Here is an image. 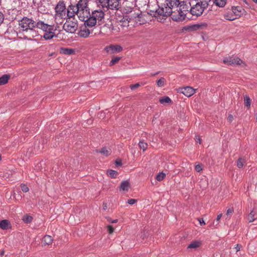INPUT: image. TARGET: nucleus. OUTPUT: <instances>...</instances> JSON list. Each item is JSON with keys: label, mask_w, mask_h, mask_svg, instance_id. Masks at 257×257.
<instances>
[{"label": "nucleus", "mask_w": 257, "mask_h": 257, "mask_svg": "<svg viewBox=\"0 0 257 257\" xmlns=\"http://www.w3.org/2000/svg\"><path fill=\"white\" fill-rule=\"evenodd\" d=\"M180 0H165L164 7H159L158 9L155 10H150L151 15L155 17L162 16L164 17H168L171 15L174 12L175 9L179 5Z\"/></svg>", "instance_id": "1"}, {"label": "nucleus", "mask_w": 257, "mask_h": 257, "mask_svg": "<svg viewBox=\"0 0 257 257\" xmlns=\"http://www.w3.org/2000/svg\"><path fill=\"white\" fill-rule=\"evenodd\" d=\"M25 39L32 40L39 35L38 32L34 28H30L22 33Z\"/></svg>", "instance_id": "11"}, {"label": "nucleus", "mask_w": 257, "mask_h": 257, "mask_svg": "<svg viewBox=\"0 0 257 257\" xmlns=\"http://www.w3.org/2000/svg\"><path fill=\"white\" fill-rule=\"evenodd\" d=\"M75 51L73 49L62 48L60 50V53L65 55H71L74 54Z\"/></svg>", "instance_id": "20"}, {"label": "nucleus", "mask_w": 257, "mask_h": 257, "mask_svg": "<svg viewBox=\"0 0 257 257\" xmlns=\"http://www.w3.org/2000/svg\"><path fill=\"white\" fill-rule=\"evenodd\" d=\"M105 51L109 54L119 53L122 51V47L118 45H110L104 48Z\"/></svg>", "instance_id": "12"}, {"label": "nucleus", "mask_w": 257, "mask_h": 257, "mask_svg": "<svg viewBox=\"0 0 257 257\" xmlns=\"http://www.w3.org/2000/svg\"><path fill=\"white\" fill-rule=\"evenodd\" d=\"M222 215L221 213H220V214H218L217 215V218L216 219V221H219V220L220 219L221 217H222Z\"/></svg>", "instance_id": "52"}, {"label": "nucleus", "mask_w": 257, "mask_h": 257, "mask_svg": "<svg viewBox=\"0 0 257 257\" xmlns=\"http://www.w3.org/2000/svg\"><path fill=\"white\" fill-rule=\"evenodd\" d=\"M130 183L128 181H123L120 184V189L123 191H127L130 188Z\"/></svg>", "instance_id": "18"}, {"label": "nucleus", "mask_w": 257, "mask_h": 257, "mask_svg": "<svg viewBox=\"0 0 257 257\" xmlns=\"http://www.w3.org/2000/svg\"><path fill=\"white\" fill-rule=\"evenodd\" d=\"M241 247V245L240 244H237L235 247L236 251L237 252L240 250Z\"/></svg>", "instance_id": "50"}, {"label": "nucleus", "mask_w": 257, "mask_h": 257, "mask_svg": "<svg viewBox=\"0 0 257 257\" xmlns=\"http://www.w3.org/2000/svg\"><path fill=\"white\" fill-rule=\"evenodd\" d=\"M52 237L48 235H45L43 238V243L44 245H50L52 243Z\"/></svg>", "instance_id": "22"}, {"label": "nucleus", "mask_w": 257, "mask_h": 257, "mask_svg": "<svg viewBox=\"0 0 257 257\" xmlns=\"http://www.w3.org/2000/svg\"><path fill=\"white\" fill-rule=\"evenodd\" d=\"M21 187L22 190L24 192H25V193L28 192L29 190V188L25 184H21Z\"/></svg>", "instance_id": "40"}, {"label": "nucleus", "mask_w": 257, "mask_h": 257, "mask_svg": "<svg viewBox=\"0 0 257 257\" xmlns=\"http://www.w3.org/2000/svg\"><path fill=\"white\" fill-rule=\"evenodd\" d=\"M122 22L124 23L123 26H125L126 25L128 26V21H127V18H125L123 17L122 19Z\"/></svg>", "instance_id": "45"}, {"label": "nucleus", "mask_w": 257, "mask_h": 257, "mask_svg": "<svg viewBox=\"0 0 257 257\" xmlns=\"http://www.w3.org/2000/svg\"><path fill=\"white\" fill-rule=\"evenodd\" d=\"M254 2H257V0H252Z\"/></svg>", "instance_id": "61"}, {"label": "nucleus", "mask_w": 257, "mask_h": 257, "mask_svg": "<svg viewBox=\"0 0 257 257\" xmlns=\"http://www.w3.org/2000/svg\"><path fill=\"white\" fill-rule=\"evenodd\" d=\"M233 211L234 209L233 208H229L227 210L226 214L227 216H230L232 214Z\"/></svg>", "instance_id": "41"}, {"label": "nucleus", "mask_w": 257, "mask_h": 257, "mask_svg": "<svg viewBox=\"0 0 257 257\" xmlns=\"http://www.w3.org/2000/svg\"><path fill=\"white\" fill-rule=\"evenodd\" d=\"M164 82L165 79L162 77L157 81V84L159 87H163L164 85Z\"/></svg>", "instance_id": "38"}, {"label": "nucleus", "mask_w": 257, "mask_h": 257, "mask_svg": "<svg viewBox=\"0 0 257 257\" xmlns=\"http://www.w3.org/2000/svg\"><path fill=\"white\" fill-rule=\"evenodd\" d=\"M255 212L254 210H252L248 215V220L249 222H253L255 219Z\"/></svg>", "instance_id": "30"}, {"label": "nucleus", "mask_w": 257, "mask_h": 257, "mask_svg": "<svg viewBox=\"0 0 257 257\" xmlns=\"http://www.w3.org/2000/svg\"><path fill=\"white\" fill-rule=\"evenodd\" d=\"M4 20V15L0 12V25L3 23Z\"/></svg>", "instance_id": "47"}, {"label": "nucleus", "mask_w": 257, "mask_h": 257, "mask_svg": "<svg viewBox=\"0 0 257 257\" xmlns=\"http://www.w3.org/2000/svg\"><path fill=\"white\" fill-rule=\"evenodd\" d=\"M159 101L161 104L171 103V99L168 96H164L160 98Z\"/></svg>", "instance_id": "27"}, {"label": "nucleus", "mask_w": 257, "mask_h": 257, "mask_svg": "<svg viewBox=\"0 0 257 257\" xmlns=\"http://www.w3.org/2000/svg\"><path fill=\"white\" fill-rule=\"evenodd\" d=\"M103 209H105L107 208L106 204H103Z\"/></svg>", "instance_id": "57"}, {"label": "nucleus", "mask_w": 257, "mask_h": 257, "mask_svg": "<svg viewBox=\"0 0 257 257\" xmlns=\"http://www.w3.org/2000/svg\"><path fill=\"white\" fill-rule=\"evenodd\" d=\"M10 75L7 74L3 75L0 77V85H4L6 84L9 79H10Z\"/></svg>", "instance_id": "25"}, {"label": "nucleus", "mask_w": 257, "mask_h": 257, "mask_svg": "<svg viewBox=\"0 0 257 257\" xmlns=\"http://www.w3.org/2000/svg\"><path fill=\"white\" fill-rule=\"evenodd\" d=\"M99 152L105 156H108L110 154L111 150L110 149L108 150L106 148H103L99 151Z\"/></svg>", "instance_id": "31"}, {"label": "nucleus", "mask_w": 257, "mask_h": 257, "mask_svg": "<svg viewBox=\"0 0 257 257\" xmlns=\"http://www.w3.org/2000/svg\"><path fill=\"white\" fill-rule=\"evenodd\" d=\"M121 22L120 21L119 22L117 23L118 24L116 26H115V25H112L111 27V31L112 32H119L120 29L118 27V25H120L121 26L122 25L121 24Z\"/></svg>", "instance_id": "34"}, {"label": "nucleus", "mask_w": 257, "mask_h": 257, "mask_svg": "<svg viewBox=\"0 0 257 257\" xmlns=\"http://www.w3.org/2000/svg\"><path fill=\"white\" fill-rule=\"evenodd\" d=\"M97 4L98 5L101 6V8L102 10L106 9L107 10V0H97Z\"/></svg>", "instance_id": "26"}, {"label": "nucleus", "mask_w": 257, "mask_h": 257, "mask_svg": "<svg viewBox=\"0 0 257 257\" xmlns=\"http://www.w3.org/2000/svg\"><path fill=\"white\" fill-rule=\"evenodd\" d=\"M244 105L248 108L250 106V99L248 96H245L244 97Z\"/></svg>", "instance_id": "37"}, {"label": "nucleus", "mask_w": 257, "mask_h": 257, "mask_svg": "<svg viewBox=\"0 0 257 257\" xmlns=\"http://www.w3.org/2000/svg\"><path fill=\"white\" fill-rule=\"evenodd\" d=\"M233 117L232 115L229 114L227 118V120H228V121L231 122L233 120Z\"/></svg>", "instance_id": "49"}, {"label": "nucleus", "mask_w": 257, "mask_h": 257, "mask_svg": "<svg viewBox=\"0 0 257 257\" xmlns=\"http://www.w3.org/2000/svg\"><path fill=\"white\" fill-rule=\"evenodd\" d=\"M142 8L145 7V6H147L148 9H147L148 11L149 12L150 14L151 15V13L153 14L152 12L151 13L150 10H152L151 8V5L149 3L148 0H137L136 2Z\"/></svg>", "instance_id": "16"}, {"label": "nucleus", "mask_w": 257, "mask_h": 257, "mask_svg": "<svg viewBox=\"0 0 257 257\" xmlns=\"http://www.w3.org/2000/svg\"><path fill=\"white\" fill-rule=\"evenodd\" d=\"M158 74V72H157V73H155V74H151V76H155V75Z\"/></svg>", "instance_id": "59"}, {"label": "nucleus", "mask_w": 257, "mask_h": 257, "mask_svg": "<svg viewBox=\"0 0 257 257\" xmlns=\"http://www.w3.org/2000/svg\"><path fill=\"white\" fill-rule=\"evenodd\" d=\"M191 4L185 1H181L172 15V19L176 22H182L186 18L187 14L190 12Z\"/></svg>", "instance_id": "2"}, {"label": "nucleus", "mask_w": 257, "mask_h": 257, "mask_svg": "<svg viewBox=\"0 0 257 257\" xmlns=\"http://www.w3.org/2000/svg\"><path fill=\"white\" fill-rule=\"evenodd\" d=\"M205 9L204 7L196 2L195 5L191 6L190 13L193 16L198 17L203 14Z\"/></svg>", "instance_id": "8"}, {"label": "nucleus", "mask_w": 257, "mask_h": 257, "mask_svg": "<svg viewBox=\"0 0 257 257\" xmlns=\"http://www.w3.org/2000/svg\"><path fill=\"white\" fill-rule=\"evenodd\" d=\"M213 3L219 7H224L226 3V0H212Z\"/></svg>", "instance_id": "23"}, {"label": "nucleus", "mask_w": 257, "mask_h": 257, "mask_svg": "<svg viewBox=\"0 0 257 257\" xmlns=\"http://www.w3.org/2000/svg\"><path fill=\"white\" fill-rule=\"evenodd\" d=\"M77 9L76 7L74 5H70L69 6L67 11L66 17L68 19H70L77 15L79 18V13L78 11H77Z\"/></svg>", "instance_id": "13"}, {"label": "nucleus", "mask_w": 257, "mask_h": 257, "mask_svg": "<svg viewBox=\"0 0 257 257\" xmlns=\"http://www.w3.org/2000/svg\"><path fill=\"white\" fill-rule=\"evenodd\" d=\"M195 170L198 172H200L202 170L201 165L199 164L196 165L195 167Z\"/></svg>", "instance_id": "44"}, {"label": "nucleus", "mask_w": 257, "mask_h": 257, "mask_svg": "<svg viewBox=\"0 0 257 257\" xmlns=\"http://www.w3.org/2000/svg\"><path fill=\"white\" fill-rule=\"evenodd\" d=\"M165 176L166 174L164 173H159L156 176V179L158 181H161L165 178Z\"/></svg>", "instance_id": "35"}, {"label": "nucleus", "mask_w": 257, "mask_h": 257, "mask_svg": "<svg viewBox=\"0 0 257 257\" xmlns=\"http://www.w3.org/2000/svg\"><path fill=\"white\" fill-rule=\"evenodd\" d=\"M241 10L242 9L240 7L232 8V13L233 15L236 17V19L242 15Z\"/></svg>", "instance_id": "17"}, {"label": "nucleus", "mask_w": 257, "mask_h": 257, "mask_svg": "<svg viewBox=\"0 0 257 257\" xmlns=\"http://www.w3.org/2000/svg\"><path fill=\"white\" fill-rule=\"evenodd\" d=\"M2 160V157H1V155L0 154V161H1Z\"/></svg>", "instance_id": "60"}, {"label": "nucleus", "mask_w": 257, "mask_h": 257, "mask_svg": "<svg viewBox=\"0 0 257 257\" xmlns=\"http://www.w3.org/2000/svg\"><path fill=\"white\" fill-rule=\"evenodd\" d=\"M104 13L102 10H94L91 13L89 11L88 17L83 21L84 25L89 27H92L96 25L97 21H101L104 18Z\"/></svg>", "instance_id": "3"}, {"label": "nucleus", "mask_w": 257, "mask_h": 257, "mask_svg": "<svg viewBox=\"0 0 257 257\" xmlns=\"http://www.w3.org/2000/svg\"><path fill=\"white\" fill-rule=\"evenodd\" d=\"M223 17L224 19L228 21H233L236 19V17L233 15L232 13H226L223 15Z\"/></svg>", "instance_id": "24"}, {"label": "nucleus", "mask_w": 257, "mask_h": 257, "mask_svg": "<svg viewBox=\"0 0 257 257\" xmlns=\"http://www.w3.org/2000/svg\"><path fill=\"white\" fill-rule=\"evenodd\" d=\"M55 16L61 19L66 18V6L63 1H59L55 7Z\"/></svg>", "instance_id": "7"}, {"label": "nucleus", "mask_w": 257, "mask_h": 257, "mask_svg": "<svg viewBox=\"0 0 257 257\" xmlns=\"http://www.w3.org/2000/svg\"><path fill=\"white\" fill-rule=\"evenodd\" d=\"M33 3H34V4L35 6H36V7H39V4H37V5H36V2L35 0H33Z\"/></svg>", "instance_id": "56"}, {"label": "nucleus", "mask_w": 257, "mask_h": 257, "mask_svg": "<svg viewBox=\"0 0 257 257\" xmlns=\"http://www.w3.org/2000/svg\"><path fill=\"white\" fill-rule=\"evenodd\" d=\"M120 0H107V10H117L119 9Z\"/></svg>", "instance_id": "14"}, {"label": "nucleus", "mask_w": 257, "mask_h": 257, "mask_svg": "<svg viewBox=\"0 0 257 257\" xmlns=\"http://www.w3.org/2000/svg\"><path fill=\"white\" fill-rule=\"evenodd\" d=\"M195 89L190 86L181 88L180 90V93H183L188 97L193 95L195 93Z\"/></svg>", "instance_id": "15"}, {"label": "nucleus", "mask_w": 257, "mask_h": 257, "mask_svg": "<svg viewBox=\"0 0 257 257\" xmlns=\"http://www.w3.org/2000/svg\"><path fill=\"white\" fill-rule=\"evenodd\" d=\"M37 28L41 29L45 32L43 38L45 40L52 39L55 36V29L53 25H48L43 21H39L37 22Z\"/></svg>", "instance_id": "4"}, {"label": "nucleus", "mask_w": 257, "mask_h": 257, "mask_svg": "<svg viewBox=\"0 0 257 257\" xmlns=\"http://www.w3.org/2000/svg\"><path fill=\"white\" fill-rule=\"evenodd\" d=\"M121 57H113L111 60L110 61L109 63L110 66H112L114 65L115 64L118 62V61L120 60Z\"/></svg>", "instance_id": "36"}, {"label": "nucleus", "mask_w": 257, "mask_h": 257, "mask_svg": "<svg viewBox=\"0 0 257 257\" xmlns=\"http://www.w3.org/2000/svg\"><path fill=\"white\" fill-rule=\"evenodd\" d=\"M78 27L76 22L67 21L64 25L63 28L66 32L70 33H74Z\"/></svg>", "instance_id": "10"}, {"label": "nucleus", "mask_w": 257, "mask_h": 257, "mask_svg": "<svg viewBox=\"0 0 257 257\" xmlns=\"http://www.w3.org/2000/svg\"><path fill=\"white\" fill-rule=\"evenodd\" d=\"M4 254V251L3 250L1 252L0 254L1 255H3Z\"/></svg>", "instance_id": "58"}, {"label": "nucleus", "mask_w": 257, "mask_h": 257, "mask_svg": "<svg viewBox=\"0 0 257 257\" xmlns=\"http://www.w3.org/2000/svg\"><path fill=\"white\" fill-rule=\"evenodd\" d=\"M10 225V222L8 220H3L0 221V228L2 229H7Z\"/></svg>", "instance_id": "21"}, {"label": "nucleus", "mask_w": 257, "mask_h": 257, "mask_svg": "<svg viewBox=\"0 0 257 257\" xmlns=\"http://www.w3.org/2000/svg\"><path fill=\"white\" fill-rule=\"evenodd\" d=\"M198 220L201 226H202V225H204L205 224V223L204 221L203 220V218H198Z\"/></svg>", "instance_id": "48"}, {"label": "nucleus", "mask_w": 257, "mask_h": 257, "mask_svg": "<svg viewBox=\"0 0 257 257\" xmlns=\"http://www.w3.org/2000/svg\"><path fill=\"white\" fill-rule=\"evenodd\" d=\"M139 146L141 149H142L143 151H145L148 148V144L144 141H141L139 143Z\"/></svg>", "instance_id": "33"}, {"label": "nucleus", "mask_w": 257, "mask_h": 257, "mask_svg": "<svg viewBox=\"0 0 257 257\" xmlns=\"http://www.w3.org/2000/svg\"><path fill=\"white\" fill-rule=\"evenodd\" d=\"M244 162H245L244 160L242 159L241 158L238 159L237 161V167L239 168L242 167Z\"/></svg>", "instance_id": "39"}, {"label": "nucleus", "mask_w": 257, "mask_h": 257, "mask_svg": "<svg viewBox=\"0 0 257 257\" xmlns=\"http://www.w3.org/2000/svg\"><path fill=\"white\" fill-rule=\"evenodd\" d=\"M115 164L117 166H121V160H117L115 161Z\"/></svg>", "instance_id": "53"}, {"label": "nucleus", "mask_w": 257, "mask_h": 257, "mask_svg": "<svg viewBox=\"0 0 257 257\" xmlns=\"http://www.w3.org/2000/svg\"><path fill=\"white\" fill-rule=\"evenodd\" d=\"M19 33H23L30 28H35L37 27V23L32 19L27 17H24L21 20L19 21Z\"/></svg>", "instance_id": "6"}, {"label": "nucleus", "mask_w": 257, "mask_h": 257, "mask_svg": "<svg viewBox=\"0 0 257 257\" xmlns=\"http://www.w3.org/2000/svg\"><path fill=\"white\" fill-rule=\"evenodd\" d=\"M107 174L111 178H115L117 176L118 173L116 171L109 170L107 171Z\"/></svg>", "instance_id": "32"}, {"label": "nucleus", "mask_w": 257, "mask_h": 257, "mask_svg": "<svg viewBox=\"0 0 257 257\" xmlns=\"http://www.w3.org/2000/svg\"><path fill=\"white\" fill-rule=\"evenodd\" d=\"M201 243L200 241L195 240L192 241L188 246L187 248L188 249H196L197 247H199L201 245Z\"/></svg>", "instance_id": "19"}, {"label": "nucleus", "mask_w": 257, "mask_h": 257, "mask_svg": "<svg viewBox=\"0 0 257 257\" xmlns=\"http://www.w3.org/2000/svg\"><path fill=\"white\" fill-rule=\"evenodd\" d=\"M107 228L109 233H112L114 231V228L111 225L107 226Z\"/></svg>", "instance_id": "46"}, {"label": "nucleus", "mask_w": 257, "mask_h": 257, "mask_svg": "<svg viewBox=\"0 0 257 257\" xmlns=\"http://www.w3.org/2000/svg\"><path fill=\"white\" fill-rule=\"evenodd\" d=\"M195 140L196 142L199 143L200 144H201V139L199 136H196Z\"/></svg>", "instance_id": "51"}, {"label": "nucleus", "mask_w": 257, "mask_h": 257, "mask_svg": "<svg viewBox=\"0 0 257 257\" xmlns=\"http://www.w3.org/2000/svg\"><path fill=\"white\" fill-rule=\"evenodd\" d=\"M90 33V31L88 29H85L80 31V35L82 37L87 38L88 37Z\"/></svg>", "instance_id": "28"}, {"label": "nucleus", "mask_w": 257, "mask_h": 257, "mask_svg": "<svg viewBox=\"0 0 257 257\" xmlns=\"http://www.w3.org/2000/svg\"><path fill=\"white\" fill-rule=\"evenodd\" d=\"M110 222L112 223H117V221H118V220L117 219H114V220H110L109 221Z\"/></svg>", "instance_id": "54"}, {"label": "nucleus", "mask_w": 257, "mask_h": 257, "mask_svg": "<svg viewBox=\"0 0 257 257\" xmlns=\"http://www.w3.org/2000/svg\"><path fill=\"white\" fill-rule=\"evenodd\" d=\"M140 86V83H136L135 84L130 85V88L132 90H134V89H135L136 88H138Z\"/></svg>", "instance_id": "42"}, {"label": "nucleus", "mask_w": 257, "mask_h": 257, "mask_svg": "<svg viewBox=\"0 0 257 257\" xmlns=\"http://www.w3.org/2000/svg\"><path fill=\"white\" fill-rule=\"evenodd\" d=\"M137 202V200L135 199H130L127 200V203L130 205H133Z\"/></svg>", "instance_id": "43"}, {"label": "nucleus", "mask_w": 257, "mask_h": 257, "mask_svg": "<svg viewBox=\"0 0 257 257\" xmlns=\"http://www.w3.org/2000/svg\"><path fill=\"white\" fill-rule=\"evenodd\" d=\"M141 15V13H138L137 14V17H135V18H137V19H139L140 18H141V16H140Z\"/></svg>", "instance_id": "55"}, {"label": "nucleus", "mask_w": 257, "mask_h": 257, "mask_svg": "<svg viewBox=\"0 0 257 257\" xmlns=\"http://www.w3.org/2000/svg\"><path fill=\"white\" fill-rule=\"evenodd\" d=\"M88 3V0H79L76 4L77 11L79 13V20L81 21H84L89 15L90 9Z\"/></svg>", "instance_id": "5"}, {"label": "nucleus", "mask_w": 257, "mask_h": 257, "mask_svg": "<svg viewBox=\"0 0 257 257\" xmlns=\"http://www.w3.org/2000/svg\"><path fill=\"white\" fill-rule=\"evenodd\" d=\"M223 63L228 65H241L243 63V61L238 57L235 56L228 57L224 58L223 60Z\"/></svg>", "instance_id": "9"}, {"label": "nucleus", "mask_w": 257, "mask_h": 257, "mask_svg": "<svg viewBox=\"0 0 257 257\" xmlns=\"http://www.w3.org/2000/svg\"><path fill=\"white\" fill-rule=\"evenodd\" d=\"M22 220L26 223H29L33 220V217L28 214L25 215L23 218Z\"/></svg>", "instance_id": "29"}]
</instances>
